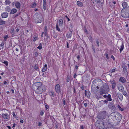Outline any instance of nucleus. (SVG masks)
<instances>
[{"label": "nucleus", "instance_id": "nucleus-1", "mask_svg": "<svg viewBox=\"0 0 129 129\" xmlns=\"http://www.w3.org/2000/svg\"><path fill=\"white\" fill-rule=\"evenodd\" d=\"M32 86L35 89V92L37 94H41L46 90L45 87L41 82H36L33 84Z\"/></svg>", "mask_w": 129, "mask_h": 129}, {"label": "nucleus", "instance_id": "nucleus-2", "mask_svg": "<svg viewBox=\"0 0 129 129\" xmlns=\"http://www.w3.org/2000/svg\"><path fill=\"white\" fill-rule=\"evenodd\" d=\"M99 83L100 85H102L100 88V91L99 92L100 94L102 95L104 94L107 93L109 91V86L106 84L104 87L103 82L102 81H100L99 82Z\"/></svg>", "mask_w": 129, "mask_h": 129}, {"label": "nucleus", "instance_id": "nucleus-3", "mask_svg": "<svg viewBox=\"0 0 129 129\" xmlns=\"http://www.w3.org/2000/svg\"><path fill=\"white\" fill-rule=\"evenodd\" d=\"M121 16L125 18H127L129 17V6L125 9H123L121 12Z\"/></svg>", "mask_w": 129, "mask_h": 129}, {"label": "nucleus", "instance_id": "nucleus-4", "mask_svg": "<svg viewBox=\"0 0 129 129\" xmlns=\"http://www.w3.org/2000/svg\"><path fill=\"white\" fill-rule=\"evenodd\" d=\"M107 114L106 111L101 112L98 114V117L99 119H103L106 118Z\"/></svg>", "mask_w": 129, "mask_h": 129}, {"label": "nucleus", "instance_id": "nucleus-5", "mask_svg": "<svg viewBox=\"0 0 129 129\" xmlns=\"http://www.w3.org/2000/svg\"><path fill=\"white\" fill-rule=\"evenodd\" d=\"M95 124L100 129H103L105 127L104 122L102 121L99 122L98 120L96 122Z\"/></svg>", "mask_w": 129, "mask_h": 129}, {"label": "nucleus", "instance_id": "nucleus-6", "mask_svg": "<svg viewBox=\"0 0 129 129\" xmlns=\"http://www.w3.org/2000/svg\"><path fill=\"white\" fill-rule=\"evenodd\" d=\"M117 116L115 113L113 112L111 113L109 116V117L110 118H111L113 120H118L117 119L116 117H117V118H118V117Z\"/></svg>", "mask_w": 129, "mask_h": 129}, {"label": "nucleus", "instance_id": "nucleus-7", "mask_svg": "<svg viewBox=\"0 0 129 129\" xmlns=\"http://www.w3.org/2000/svg\"><path fill=\"white\" fill-rule=\"evenodd\" d=\"M55 90L57 93H59L60 92V89L59 85L58 84H57L55 87Z\"/></svg>", "mask_w": 129, "mask_h": 129}, {"label": "nucleus", "instance_id": "nucleus-8", "mask_svg": "<svg viewBox=\"0 0 129 129\" xmlns=\"http://www.w3.org/2000/svg\"><path fill=\"white\" fill-rule=\"evenodd\" d=\"M8 16V13L6 12L3 13L1 14L2 17L3 18H7Z\"/></svg>", "mask_w": 129, "mask_h": 129}, {"label": "nucleus", "instance_id": "nucleus-9", "mask_svg": "<svg viewBox=\"0 0 129 129\" xmlns=\"http://www.w3.org/2000/svg\"><path fill=\"white\" fill-rule=\"evenodd\" d=\"M119 81L123 83H125L126 82L125 79L123 77H120L119 79Z\"/></svg>", "mask_w": 129, "mask_h": 129}, {"label": "nucleus", "instance_id": "nucleus-10", "mask_svg": "<svg viewBox=\"0 0 129 129\" xmlns=\"http://www.w3.org/2000/svg\"><path fill=\"white\" fill-rule=\"evenodd\" d=\"M2 116L5 119H8V118L9 115L7 113H3L2 115Z\"/></svg>", "mask_w": 129, "mask_h": 129}, {"label": "nucleus", "instance_id": "nucleus-11", "mask_svg": "<svg viewBox=\"0 0 129 129\" xmlns=\"http://www.w3.org/2000/svg\"><path fill=\"white\" fill-rule=\"evenodd\" d=\"M72 31H70L68 32L66 36L67 37V38H70L72 36Z\"/></svg>", "mask_w": 129, "mask_h": 129}, {"label": "nucleus", "instance_id": "nucleus-12", "mask_svg": "<svg viewBox=\"0 0 129 129\" xmlns=\"http://www.w3.org/2000/svg\"><path fill=\"white\" fill-rule=\"evenodd\" d=\"M43 18H42V16L41 15H39L38 18V22L41 23L43 21Z\"/></svg>", "mask_w": 129, "mask_h": 129}, {"label": "nucleus", "instance_id": "nucleus-13", "mask_svg": "<svg viewBox=\"0 0 129 129\" xmlns=\"http://www.w3.org/2000/svg\"><path fill=\"white\" fill-rule=\"evenodd\" d=\"M111 83L112 84V87L113 89H114L115 87L116 83L115 82L114 80L111 81Z\"/></svg>", "mask_w": 129, "mask_h": 129}, {"label": "nucleus", "instance_id": "nucleus-14", "mask_svg": "<svg viewBox=\"0 0 129 129\" xmlns=\"http://www.w3.org/2000/svg\"><path fill=\"white\" fill-rule=\"evenodd\" d=\"M90 95V92L89 91L86 90L85 91V95L87 96L88 97H89Z\"/></svg>", "mask_w": 129, "mask_h": 129}, {"label": "nucleus", "instance_id": "nucleus-15", "mask_svg": "<svg viewBox=\"0 0 129 129\" xmlns=\"http://www.w3.org/2000/svg\"><path fill=\"white\" fill-rule=\"evenodd\" d=\"M118 89L120 91L123 92L124 90V87L122 85H120L118 87Z\"/></svg>", "mask_w": 129, "mask_h": 129}, {"label": "nucleus", "instance_id": "nucleus-16", "mask_svg": "<svg viewBox=\"0 0 129 129\" xmlns=\"http://www.w3.org/2000/svg\"><path fill=\"white\" fill-rule=\"evenodd\" d=\"M17 10L15 9H13L11 10L10 12V14H13L16 12Z\"/></svg>", "mask_w": 129, "mask_h": 129}, {"label": "nucleus", "instance_id": "nucleus-17", "mask_svg": "<svg viewBox=\"0 0 129 129\" xmlns=\"http://www.w3.org/2000/svg\"><path fill=\"white\" fill-rule=\"evenodd\" d=\"M46 0H43V9L44 10H45L46 7Z\"/></svg>", "mask_w": 129, "mask_h": 129}, {"label": "nucleus", "instance_id": "nucleus-18", "mask_svg": "<svg viewBox=\"0 0 129 129\" xmlns=\"http://www.w3.org/2000/svg\"><path fill=\"white\" fill-rule=\"evenodd\" d=\"M15 6L16 8L18 9L20 7V4L19 2H17L15 4Z\"/></svg>", "mask_w": 129, "mask_h": 129}, {"label": "nucleus", "instance_id": "nucleus-19", "mask_svg": "<svg viewBox=\"0 0 129 129\" xmlns=\"http://www.w3.org/2000/svg\"><path fill=\"white\" fill-rule=\"evenodd\" d=\"M47 33V27L45 26L44 27V32L42 33V34H44L46 36Z\"/></svg>", "mask_w": 129, "mask_h": 129}, {"label": "nucleus", "instance_id": "nucleus-20", "mask_svg": "<svg viewBox=\"0 0 129 129\" xmlns=\"http://www.w3.org/2000/svg\"><path fill=\"white\" fill-rule=\"evenodd\" d=\"M111 96L110 94H108L107 96V100L109 101H112V99L111 98Z\"/></svg>", "mask_w": 129, "mask_h": 129}, {"label": "nucleus", "instance_id": "nucleus-21", "mask_svg": "<svg viewBox=\"0 0 129 129\" xmlns=\"http://www.w3.org/2000/svg\"><path fill=\"white\" fill-rule=\"evenodd\" d=\"M50 95L51 98L52 99L53 97H54L55 96V93L53 91H50Z\"/></svg>", "mask_w": 129, "mask_h": 129}, {"label": "nucleus", "instance_id": "nucleus-22", "mask_svg": "<svg viewBox=\"0 0 129 129\" xmlns=\"http://www.w3.org/2000/svg\"><path fill=\"white\" fill-rule=\"evenodd\" d=\"M127 3L125 2H123L122 4V7L123 8H124V9H125V8H127L126 7L127 6Z\"/></svg>", "mask_w": 129, "mask_h": 129}, {"label": "nucleus", "instance_id": "nucleus-23", "mask_svg": "<svg viewBox=\"0 0 129 129\" xmlns=\"http://www.w3.org/2000/svg\"><path fill=\"white\" fill-rule=\"evenodd\" d=\"M119 98L120 100L122 101L123 100V95L121 93H119L118 94Z\"/></svg>", "mask_w": 129, "mask_h": 129}, {"label": "nucleus", "instance_id": "nucleus-24", "mask_svg": "<svg viewBox=\"0 0 129 129\" xmlns=\"http://www.w3.org/2000/svg\"><path fill=\"white\" fill-rule=\"evenodd\" d=\"M59 24L60 26H62L63 24V21L62 19H60L59 21Z\"/></svg>", "mask_w": 129, "mask_h": 129}, {"label": "nucleus", "instance_id": "nucleus-25", "mask_svg": "<svg viewBox=\"0 0 129 129\" xmlns=\"http://www.w3.org/2000/svg\"><path fill=\"white\" fill-rule=\"evenodd\" d=\"M77 5L80 6H83V4L81 2L79 1L77 2Z\"/></svg>", "mask_w": 129, "mask_h": 129}, {"label": "nucleus", "instance_id": "nucleus-26", "mask_svg": "<svg viewBox=\"0 0 129 129\" xmlns=\"http://www.w3.org/2000/svg\"><path fill=\"white\" fill-rule=\"evenodd\" d=\"M109 107L111 109H113L115 108V106L113 104H111L109 105Z\"/></svg>", "mask_w": 129, "mask_h": 129}, {"label": "nucleus", "instance_id": "nucleus-27", "mask_svg": "<svg viewBox=\"0 0 129 129\" xmlns=\"http://www.w3.org/2000/svg\"><path fill=\"white\" fill-rule=\"evenodd\" d=\"M11 9L10 7L9 6H7L5 8L6 11L8 12H9L10 11Z\"/></svg>", "mask_w": 129, "mask_h": 129}, {"label": "nucleus", "instance_id": "nucleus-28", "mask_svg": "<svg viewBox=\"0 0 129 129\" xmlns=\"http://www.w3.org/2000/svg\"><path fill=\"white\" fill-rule=\"evenodd\" d=\"M5 3L6 5H8L11 3V2L9 0H6Z\"/></svg>", "mask_w": 129, "mask_h": 129}, {"label": "nucleus", "instance_id": "nucleus-29", "mask_svg": "<svg viewBox=\"0 0 129 129\" xmlns=\"http://www.w3.org/2000/svg\"><path fill=\"white\" fill-rule=\"evenodd\" d=\"M37 4L35 3H33L32 4V5L31 6V7L32 8H34L36 6Z\"/></svg>", "mask_w": 129, "mask_h": 129}, {"label": "nucleus", "instance_id": "nucleus-30", "mask_svg": "<svg viewBox=\"0 0 129 129\" xmlns=\"http://www.w3.org/2000/svg\"><path fill=\"white\" fill-rule=\"evenodd\" d=\"M5 23V21L0 19V25L3 24Z\"/></svg>", "mask_w": 129, "mask_h": 129}, {"label": "nucleus", "instance_id": "nucleus-31", "mask_svg": "<svg viewBox=\"0 0 129 129\" xmlns=\"http://www.w3.org/2000/svg\"><path fill=\"white\" fill-rule=\"evenodd\" d=\"M124 45L123 44V43L122 44V45L121 46V47L120 48V52H121L123 50V49L124 48Z\"/></svg>", "mask_w": 129, "mask_h": 129}, {"label": "nucleus", "instance_id": "nucleus-32", "mask_svg": "<svg viewBox=\"0 0 129 129\" xmlns=\"http://www.w3.org/2000/svg\"><path fill=\"white\" fill-rule=\"evenodd\" d=\"M33 67L34 68V69L35 70L38 69V64H35L34 65Z\"/></svg>", "mask_w": 129, "mask_h": 129}, {"label": "nucleus", "instance_id": "nucleus-33", "mask_svg": "<svg viewBox=\"0 0 129 129\" xmlns=\"http://www.w3.org/2000/svg\"><path fill=\"white\" fill-rule=\"evenodd\" d=\"M42 44L41 43L39 44V46L37 47V48L40 50L42 48Z\"/></svg>", "mask_w": 129, "mask_h": 129}, {"label": "nucleus", "instance_id": "nucleus-34", "mask_svg": "<svg viewBox=\"0 0 129 129\" xmlns=\"http://www.w3.org/2000/svg\"><path fill=\"white\" fill-rule=\"evenodd\" d=\"M123 94L126 97H127L128 96L126 92L125 91H123Z\"/></svg>", "mask_w": 129, "mask_h": 129}, {"label": "nucleus", "instance_id": "nucleus-35", "mask_svg": "<svg viewBox=\"0 0 129 129\" xmlns=\"http://www.w3.org/2000/svg\"><path fill=\"white\" fill-rule=\"evenodd\" d=\"M108 101L107 100H102L101 101V102L102 103H104V104L105 103H106V104H107V103L108 102Z\"/></svg>", "mask_w": 129, "mask_h": 129}, {"label": "nucleus", "instance_id": "nucleus-36", "mask_svg": "<svg viewBox=\"0 0 129 129\" xmlns=\"http://www.w3.org/2000/svg\"><path fill=\"white\" fill-rule=\"evenodd\" d=\"M96 42L97 44V46L99 47V40L98 39H96Z\"/></svg>", "mask_w": 129, "mask_h": 129}, {"label": "nucleus", "instance_id": "nucleus-37", "mask_svg": "<svg viewBox=\"0 0 129 129\" xmlns=\"http://www.w3.org/2000/svg\"><path fill=\"white\" fill-rule=\"evenodd\" d=\"M56 29L59 31H60V29L58 27V24H57L56 25Z\"/></svg>", "mask_w": 129, "mask_h": 129}, {"label": "nucleus", "instance_id": "nucleus-38", "mask_svg": "<svg viewBox=\"0 0 129 129\" xmlns=\"http://www.w3.org/2000/svg\"><path fill=\"white\" fill-rule=\"evenodd\" d=\"M3 63L4 64H5L7 66H8V62L7 61H5L4 60H3Z\"/></svg>", "mask_w": 129, "mask_h": 129}, {"label": "nucleus", "instance_id": "nucleus-39", "mask_svg": "<svg viewBox=\"0 0 129 129\" xmlns=\"http://www.w3.org/2000/svg\"><path fill=\"white\" fill-rule=\"evenodd\" d=\"M118 107L119 109V110H120L121 111H123V109L119 105H118Z\"/></svg>", "mask_w": 129, "mask_h": 129}, {"label": "nucleus", "instance_id": "nucleus-40", "mask_svg": "<svg viewBox=\"0 0 129 129\" xmlns=\"http://www.w3.org/2000/svg\"><path fill=\"white\" fill-rule=\"evenodd\" d=\"M47 69V68L46 67H44L43 68V69L42 70V71L43 72H44L45 71H46Z\"/></svg>", "mask_w": 129, "mask_h": 129}, {"label": "nucleus", "instance_id": "nucleus-41", "mask_svg": "<svg viewBox=\"0 0 129 129\" xmlns=\"http://www.w3.org/2000/svg\"><path fill=\"white\" fill-rule=\"evenodd\" d=\"M4 43L3 42L1 43L0 44L1 47L0 48H2L3 47Z\"/></svg>", "mask_w": 129, "mask_h": 129}, {"label": "nucleus", "instance_id": "nucleus-42", "mask_svg": "<svg viewBox=\"0 0 129 129\" xmlns=\"http://www.w3.org/2000/svg\"><path fill=\"white\" fill-rule=\"evenodd\" d=\"M94 1L95 2L97 3H100L101 2V0H94Z\"/></svg>", "mask_w": 129, "mask_h": 129}, {"label": "nucleus", "instance_id": "nucleus-43", "mask_svg": "<svg viewBox=\"0 0 129 129\" xmlns=\"http://www.w3.org/2000/svg\"><path fill=\"white\" fill-rule=\"evenodd\" d=\"M62 101L63 102V104L64 105H66V101H65V99L64 98L62 100Z\"/></svg>", "mask_w": 129, "mask_h": 129}, {"label": "nucleus", "instance_id": "nucleus-44", "mask_svg": "<svg viewBox=\"0 0 129 129\" xmlns=\"http://www.w3.org/2000/svg\"><path fill=\"white\" fill-rule=\"evenodd\" d=\"M70 79L69 77L68 76L67 78V81L68 82H69V81Z\"/></svg>", "mask_w": 129, "mask_h": 129}, {"label": "nucleus", "instance_id": "nucleus-45", "mask_svg": "<svg viewBox=\"0 0 129 129\" xmlns=\"http://www.w3.org/2000/svg\"><path fill=\"white\" fill-rule=\"evenodd\" d=\"M105 54L106 55V58L107 59H109V57L108 56V54L107 53H105Z\"/></svg>", "mask_w": 129, "mask_h": 129}, {"label": "nucleus", "instance_id": "nucleus-46", "mask_svg": "<svg viewBox=\"0 0 129 129\" xmlns=\"http://www.w3.org/2000/svg\"><path fill=\"white\" fill-rule=\"evenodd\" d=\"M44 114V112L43 111H41L40 112V115L42 116Z\"/></svg>", "mask_w": 129, "mask_h": 129}, {"label": "nucleus", "instance_id": "nucleus-47", "mask_svg": "<svg viewBox=\"0 0 129 129\" xmlns=\"http://www.w3.org/2000/svg\"><path fill=\"white\" fill-rule=\"evenodd\" d=\"M45 107L46 109H47L49 107L48 105H45Z\"/></svg>", "mask_w": 129, "mask_h": 129}, {"label": "nucleus", "instance_id": "nucleus-48", "mask_svg": "<svg viewBox=\"0 0 129 129\" xmlns=\"http://www.w3.org/2000/svg\"><path fill=\"white\" fill-rule=\"evenodd\" d=\"M125 66L127 68H128L129 69V64H126Z\"/></svg>", "mask_w": 129, "mask_h": 129}, {"label": "nucleus", "instance_id": "nucleus-49", "mask_svg": "<svg viewBox=\"0 0 129 129\" xmlns=\"http://www.w3.org/2000/svg\"><path fill=\"white\" fill-rule=\"evenodd\" d=\"M42 123L41 122H39L38 124V126H42Z\"/></svg>", "mask_w": 129, "mask_h": 129}, {"label": "nucleus", "instance_id": "nucleus-50", "mask_svg": "<svg viewBox=\"0 0 129 129\" xmlns=\"http://www.w3.org/2000/svg\"><path fill=\"white\" fill-rule=\"evenodd\" d=\"M115 69H112V70H111V73H113V72H115Z\"/></svg>", "mask_w": 129, "mask_h": 129}, {"label": "nucleus", "instance_id": "nucleus-51", "mask_svg": "<svg viewBox=\"0 0 129 129\" xmlns=\"http://www.w3.org/2000/svg\"><path fill=\"white\" fill-rule=\"evenodd\" d=\"M12 115L14 117H15L16 116L14 112H13Z\"/></svg>", "mask_w": 129, "mask_h": 129}, {"label": "nucleus", "instance_id": "nucleus-52", "mask_svg": "<svg viewBox=\"0 0 129 129\" xmlns=\"http://www.w3.org/2000/svg\"><path fill=\"white\" fill-rule=\"evenodd\" d=\"M123 68L124 69H125L126 70L127 69V68L125 66V65L123 66ZM126 71H127L126 70Z\"/></svg>", "mask_w": 129, "mask_h": 129}, {"label": "nucleus", "instance_id": "nucleus-53", "mask_svg": "<svg viewBox=\"0 0 129 129\" xmlns=\"http://www.w3.org/2000/svg\"><path fill=\"white\" fill-rule=\"evenodd\" d=\"M37 38L36 37H34V39H33V41H35L36 39H37Z\"/></svg>", "mask_w": 129, "mask_h": 129}, {"label": "nucleus", "instance_id": "nucleus-54", "mask_svg": "<svg viewBox=\"0 0 129 129\" xmlns=\"http://www.w3.org/2000/svg\"><path fill=\"white\" fill-rule=\"evenodd\" d=\"M93 86H94V85H92V86H91L92 90H93L94 89V87Z\"/></svg>", "mask_w": 129, "mask_h": 129}, {"label": "nucleus", "instance_id": "nucleus-55", "mask_svg": "<svg viewBox=\"0 0 129 129\" xmlns=\"http://www.w3.org/2000/svg\"><path fill=\"white\" fill-rule=\"evenodd\" d=\"M77 76V75L76 73H75L74 74V78H76Z\"/></svg>", "mask_w": 129, "mask_h": 129}, {"label": "nucleus", "instance_id": "nucleus-56", "mask_svg": "<svg viewBox=\"0 0 129 129\" xmlns=\"http://www.w3.org/2000/svg\"><path fill=\"white\" fill-rule=\"evenodd\" d=\"M84 127L83 125H81L80 126V129H84Z\"/></svg>", "mask_w": 129, "mask_h": 129}, {"label": "nucleus", "instance_id": "nucleus-57", "mask_svg": "<svg viewBox=\"0 0 129 129\" xmlns=\"http://www.w3.org/2000/svg\"><path fill=\"white\" fill-rule=\"evenodd\" d=\"M20 123H22L23 122V121L22 119H20Z\"/></svg>", "mask_w": 129, "mask_h": 129}, {"label": "nucleus", "instance_id": "nucleus-58", "mask_svg": "<svg viewBox=\"0 0 129 129\" xmlns=\"http://www.w3.org/2000/svg\"><path fill=\"white\" fill-rule=\"evenodd\" d=\"M3 83L5 85L7 84V82L6 81H5Z\"/></svg>", "mask_w": 129, "mask_h": 129}, {"label": "nucleus", "instance_id": "nucleus-59", "mask_svg": "<svg viewBox=\"0 0 129 129\" xmlns=\"http://www.w3.org/2000/svg\"><path fill=\"white\" fill-rule=\"evenodd\" d=\"M17 124H16L15 123H14L13 124V125L12 126L13 127H15V126Z\"/></svg>", "mask_w": 129, "mask_h": 129}, {"label": "nucleus", "instance_id": "nucleus-60", "mask_svg": "<svg viewBox=\"0 0 129 129\" xmlns=\"http://www.w3.org/2000/svg\"><path fill=\"white\" fill-rule=\"evenodd\" d=\"M81 88L83 90H84V87L83 85L82 86V87H81Z\"/></svg>", "mask_w": 129, "mask_h": 129}, {"label": "nucleus", "instance_id": "nucleus-61", "mask_svg": "<svg viewBox=\"0 0 129 129\" xmlns=\"http://www.w3.org/2000/svg\"><path fill=\"white\" fill-rule=\"evenodd\" d=\"M92 49L93 50V52L94 53H95V48L93 47Z\"/></svg>", "mask_w": 129, "mask_h": 129}, {"label": "nucleus", "instance_id": "nucleus-62", "mask_svg": "<svg viewBox=\"0 0 129 129\" xmlns=\"http://www.w3.org/2000/svg\"><path fill=\"white\" fill-rule=\"evenodd\" d=\"M111 57L114 60L115 58L113 55H112L111 56Z\"/></svg>", "mask_w": 129, "mask_h": 129}, {"label": "nucleus", "instance_id": "nucleus-63", "mask_svg": "<svg viewBox=\"0 0 129 129\" xmlns=\"http://www.w3.org/2000/svg\"><path fill=\"white\" fill-rule=\"evenodd\" d=\"M38 53L37 52H35V55H38Z\"/></svg>", "mask_w": 129, "mask_h": 129}, {"label": "nucleus", "instance_id": "nucleus-64", "mask_svg": "<svg viewBox=\"0 0 129 129\" xmlns=\"http://www.w3.org/2000/svg\"><path fill=\"white\" fill-rule=\"evenodd\" d=\"M7 127L8 128V129H11V127L10 126H7Z\"/></svg>", "mask_w": 129, "mask_h": 129}]
</instances>
